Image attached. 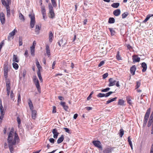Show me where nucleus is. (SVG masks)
Here are the masks:
<instances>
[{
  "label": "nucleus",
  "mask_w": 153,
  "mask_h": 153,
  "mask_svg": "<svg viewBox=\"0 0 153 153\" xmlns=\"http://www.w3.org/2000/svg\"><path fill=\"white\" fill-rule=\"evenodd\" d=\"M19 138L17 133H15L13 137V132L11 130L7 138L9 147L11 153H13L14 148L16 146V142H19Z\"/></svg>",
  "instance_id": "f257e3e1"
},
{
  "label": "nucleus",
  "mask_w": 153,
  "mask_h": 153,
  "mask_svg": "<svg viewBox=\"0 0 153 153\" xmlns=\"http://www.w3.org/2000/svg\"><path fill=\"white\" fill-rule=\"evenodd\" d=\"M152 125V128L151 129V134H153V110L150 116L149 121L148 122V126L149 127Z\"/></svg>",
  "instance_id": "f03ea898"
},
{
  "label": "nucleus",
  "mask_w": 153,
  "mask_h": 153,
  "mask_svg": "<svg viewBox=\"0 0 153 153\" xmlns=\"http://www.w3.org/2000/svg\"><path fill=\"white\" fill-rule=\"evenodd\" d=\"M33 81L36 86L38 91L39 92H41V88H40V85L39 82V81L36 76H33Z\"/></svg>",
  "instance_id": "7ed1b4c3"
},
{
  "label": "nucleus",
  "mask_w": 153,
  "mask_h": 153,
  "mask_svg": "<svg viewBox=\"0 0 153 153\" xmlns=\"http://www.w3.org/2000/svg\"><path fill=\"white\" fill-rule=\"evenodd\" d=\"M6 90L7 91V94L8 96H9L10 94V81L9 79H6Z\"/></svg>",
  "instance_id": "20e7f679"
},
{
  "label": "nucleus",
  "mask_w": 153,
  "mask_h": 153,
  "mask_svg": "<svg viewBox=\"0 0 153 153\" xmlns=\"http://www.w3.org/2000/svg\"><path fill=\"white\" fill-rule=\"evenodd\" d=\"M29 16L31 19L30 25L31 27L33 28L34 27L35 22V16L34 15H33L32 14H29Z\"/></svg>",
  "instance_id": "39448f33"
},
{
  "label": "nucleus",
  "mask_w": 153,
  "mask_h": 153,
  "mask_svg": "<svg viewBox=\"0 0 153 153\" xmlns=\"http://www.w3.org/2000/svg\"><path fill=\"white\" fill-rule=\"evenodd\" d=\"M92 143L96 147L98 148L101 150H102L101 143L100 141L98 140L93 141H92Z\"/></svg>",
  "instance_id": "423d86ee"
},
{
  "label": "nucleus",
  "mask_w": 153,
  "mask_h": 153,
  "mask_svg": "<svg viewBox=\"0 0 153 153\" xmlns=\"http://www.w3.org/2000/svg\"><path fill=\"white\" fill-rule=\"evenodd\" d=\"M49 10V13L50 15V17L52 19H53L55 16V14L54 12L53 8L51 4H49L48 6Z\"/></svg>",
  "instance_id": "0eeeda50"
},
{
  "label": "nucleus",
  "mask_w": 153,
  "mask_h": 153,
  "mask_svg": "<svg viewBox=\"0 0 153 153\" xmlns=\"http://www.w3.org/2000/svg\"><path fill=\"white\" fill-rule=\"evenodd\" d=\"M132 57L133 62H138L140 61V58L137 55H134Z\"/></svg>",
  "instance_id": "6e6552de"
},
{
  "label": "nucleus",
  "mask_w": 153,
  "mask_h": 153,
  "mask_svg": "<svg viewBox=\"0 0 153 153\" xmlns=\"http://www.w3.org/2000/svg\"><path fill=\"white\" fill-rule=\"evenodd\" d=\"M109 84L108 85L109 87L114 86L115 84L116 81L112 78H110L109 79Z\"/></svg>",
  "instance_id": "1a4fd4ad"
},
{
  "label": "nucleus",
  "mask_w": 153,
  "mask_h": 153,
  "mask_svg": "<svg viewBox=\"0 0 153 153\" xmlns=\"http://www.w3.org/2000/svg\"><path fill=\"white\" fill-rule=\"evenodd\" d=\"M0 20L2 24H3L5 23V16L3 12H1L0 13Z\"/></svg>",
  "instance_id": "9d476101"
},
{
  "label": "nucleus",
  "mask_w": 153,
  "mask_h": 153,
  "mask_svg": "<svg viewBox=\"0 0 153 153\" xmlns=\"http://www.w3.org/2000/svg\"><path fill=\"white\" fill-rule=\"evenodd\" d=\"M150 108H149L147 110L145 115L144 120H148L149 118V114H150Z\"/></svg>",
  "instance_id": "9b49d317"
},
{
  "label": "nucleus",
  "mask_w": 153,
  "mask_h": 153,
  "mask_svg": "<svg viewBox=\"0 0 153 153\" xmlns=\"http://www.w3.org/2000/svg\"><path fill=\"white\" fill-rule=\"evenodd\" d=\"M52 132L53 134V137L55 139L57 138L59 134V133L57 132V129L55 128L53 129L52 130Z\"/></svg>",
  "instance_id": "f8f14e48"
},
{
  "label": "nucleus",
  "mask_w": 153,
  "mask_h": 153,
  "mask_svg": "<svg viewBox=\"0 0 153 153\" xmlns=\"http://www.w3.org/2000/svg\"><path fill=\"white\" fill-rule=\"evenodd\" d=\"M15 29L13 30L9 34V35L8 36L7 39L9 41L10 40L11 38L15 34Z\"/></svg>",
  "instance_id": "ddd939ff"
},
{
  "label": "nucleus",
  "mask_w": 153,
  "mask_h": 153,
  "mask_svg": "<svg viewBox=\"0 0 153 153\" xmlns=\"http://www.w3.org/2000/svg\"><path fill=\"white\" fill-rule=\"evenodd\" d=\"M136 70V67L135 65H133L132 66L130 69V71L132 75H134L135 74V72Z\"/></svg>",
  "instance_id": "4468645a"
},
{
  "label": "nucleus",
  "mask_w": 153,
  "mask_h": 153,
  "mask_svg": "<svg viewBox=\"0 0 153 153\" xmlns=\"http://www.w3.org/2000/svg\"><path fill=\"white\" fill-rule=\"evenodd\" d=\"M141 67L143 68L142 70V72H144L146 71L147 69V66L146 64L144 62L142 63L141 64Z\"/></svg>",
  "instance_id": "2eb2a0df"
},
{
  "label": "nucleus",
  "mask_w": 153,
  "mask_h": 153,
  "mask_svg": "<svg viewBox=\"0 0 153 153\" xmlns=\"http://www.w3.org/2000/svg\"><path fill=\"white\" fill-rule=\"evenodd\" d=\"M121 13L120 10L119 9H117L113 11V14L116 16H118Z\"/></svg>",
  "instance_id": "dca6fc26"
},
{
  "label": "nucleus",
  "mask_w": 153,
  "mask_h": 153,
  "mask_svg": "<svg viewBox=\"0 0 153 153\" xmlns=\"http://www.w3.org/2000/svg\"><path fill=\"white\" fill-rule=\"evenodd\" d=\"M60 104V105L63 107L64 109L66 111H67L68 109V107L67 105H66L65 102H61Z\"/></svg>",
  "instance_id": "f3484780"
},
{
  "label": "nucleus",
  "mask_w": 153,
  "mask_h": 153,
  "mask_svg": "<svg viewBox=\"0 0 153 153\" xmlns=\"http://www.w3.org/2000/svg\"><path fill=\"white\" fill-rule=\"evenodd\" d=\"M53 38V35L52 32L51 31L49 32V40L50 42H52Z\"/></svg>",
  "instance_id": "a211bd4d"
},
{
  "label": "nucleus",
  "mask_w": 153,
  "mask_h": 153,
  "mask_svg": "<svg viewBox=\"0 0 153 153\" xmlns=\"http://www.w3.org/2000/svg\"><path fill=\"white\" fill-rule=\"evenodd\" d=\"M64 139V136L63 135H62L57 140V143L58 144H59L61 143Z\"/></svg>",
  "instance_id": "6ab92c4d"
},
{
  "label": "nucleus",
  "mask_w": 153,
  "mask_h": 153,
  "mask_svg": "<svg viewBox=\"0 0 153 153\" xmlns=\"http://www.w3.org/2000/svg\"><path fill=\"white\" fill-rule=\"evenodd\" d=\"M46 51L47 55L49 57L50 56L51 53L49 46L48 45L46 46Z\"/></svg>",
  "instance_id": "aec40b11"
},
{
  "label": "nucleus",
  "mask_w": 153,
  "mask_h": 153,
  "mask_svg": "<svg viewBox=\"0 0 153 153\" xmlns=\"http://www.w3.org/2000/svg\"><path fill=\"white\" fill-rule=\"evenodd\" d=\"M32 110V116L33 119H35L36 117V111L35 110Z\"/></svg>",
  "instance_id": "412c9836"
},
{
  "label": "nucleus",
  "mask_w": 153,
  "mask_h": 153,
  "mask_svg": "<svg viewBox=\"0 0 153 153\" xmlns=\"http://www.w3.org/2000/svg\"><path fill=\"white\" fill-rule=\"evenodd\" d=\"M36 65L38 69V71H40V69L42 67L40 66L38 60L37 59L36 60Z\"/></svg>",
  "instance_id": "4be33fe9"
},
{
  "label": "nucleus",
  "mask_w": 153,
  "mask_h": 153,
  "mask_svg": "<svg viewBox=\"0 0 153 153\" xmlns=\"http://www.w3.org/2000/svg\"><path fill=\"white\" fill-rule=\"evenodd\" d=\"M13 61L14 62H19V60L18 59L17 55H14L13 56Z\"/></svg>",
  "instance_id": "5701e85b"
},
{
  "label": "nucleus",
  "mask_w": 153,
  "mask_h": 153,
  "mask_svg": "<svg viewBox=\"0 0 153 153\" xmlns=\"http://www.w3.org/2000/svg\"><path fill=\"white\" fill-rule=\"evenodd\" d=\"M127 102L130 105L132 104V102L131 100V97L127 96L126 97Z\"/></svg>",
  "instance_id": "b1692460"
},
{
  "label": "nucleus",
  "mask_w": 153,
  "mask_h": 153,
  "mask_svg": "<svg viewBox=\"0 0 153 153\" xmlns=\"http://www.w3.org/2000/svg\"><path fill=\"white\" fill-rule=\"evenodd\" d=\"M28 105L30 109L31 110H33V106L32 102L30 99L29 100V101L28 102Z\"/></svg>",
  "instance_id": "393cba45"
},
{
  "label": "nucleus",
  "mask_w": 153,
  "mask_h": 153,
  "mask_svg": "<svg viewBox=\"0 0 153 153\" xmlns=\"http://www.w3.org/2000/svg\"><path fill=\"white\" fill-rule=\"evenodd\" d=\"M37 74L41 82H42L43 79H42V77L41 76L40 73V71H38L37 72Z\"/></svg>",
  "instance_id": "a878e982"
},
{
  "label": "nucleus",
  "mask_w": 153,
  "mask_h": 153,
  "mask_svg": "<svg viewBox=\"0 0 153 153\" xmlns=\"http://www.w3.org/2000/svg\"><path fill=\"white\" fill-rule=\"evenodd\" d=\"M119 5L120 3H119L116 2L112 4L111 6L114 8H117L119 6Z\"/></svg>",
  "instance_id": "bb28decb"
},
{
  "label": "nucleus",
  "mask_w": 153,
  "mask_h": 153,
  "mask_svg": "<svg viewBox=\"0 0 153 153\" xmlns=\"http://www.w3.org/2000/svg\"><path fill=\"white\" fill-rule=\"evenodd\" d=\"M40 28V27L38 25H36L35 31L36 32L37 34H38L39 33Z\"/></svg>",
  "instance_id": "cd10ccee"
},
{
  "label": "nucleus",
  "mask_w": 153,
  "mask_h": 153,
  "mask_svg": "<svg viewBox=\"0 0 153 153\" xmlns=\"http://www.w3.org/2000/svg\"><path fill=\"white\" fill-rule=\"evenodd\" d=\"M128 142L129 143V144L130 145L131 149L132 150L133 149V146H132V142H131V139L130 138V136H129L128 137Z\"/></svg>",
  "instance_id": "c85d7f7f"
},
{
  "label": "nucleus",
  "mask_w": 153,
  "mask_h": 153,
  "mask_svg": "<svg viewBox=\"0 0 153 153\" xmlns=\"http://www.w3.org/2000/svg\"><path fill=\"white\" fill-rule=\"evenodd\" d=\"M117 97H115L109 100H108L106 102V104H108L111 102L115 101L117 99Z\"/></svg>",
  "instance_id": "c756f323"
},
{
  "label": "nucleus",
  "mask_w": 153,
  "mask_h": 153,
  "mask_svg": "<svg viewBox=\"0 0 153 153\" xmlns=\"http://www.w3.org/2000/svg\"><path fill=\"white\" fill-rule=\"evenodd\" d=\"M19 17L20 20H22L23 21H24L25 19L24 17V16L20 13H19Z\"/></svg>",
  "instance_id": "7c9ffc66"
},
{
  "label": "nucleus",
  "mask_w": 153,
  "mask_h": 153,
  "mask_svg": "<svg viewBox=\"0 0 153 153\" xmlns=\"http://www.w3.org/2000/svg\"><path fill=\"white\" fill-rule=\"evenodd\" d=\"M41 11L42 15L46 14V11L44 6H42L41 7Z\"/></svg>",
  "instance_id": "2f4dec72"
},
{
  "label": "nucleus",
  "mask_w": 153,
  "mask_h": 153,
  "mask_svg": "<svg viewBox=\"0 0 153 153\" xmlns=\"http://www.w3.org/2000/svg\"><path fill=\"white\" fill-rule=\"evenodd\" d=\"M30 52L31 54L33 56H34L35 48L33 47H30Z\"/></svg>",
  "instance_id": "473e14b6"
},
{
  "label": "nucleus",
  "mask_w": 153,
  "mask_h": 153,
  "mask_svg": "<svg viewBox=\"0 0 153 153\" xmlns=\"http://www.w3.org/2000/svg\"><path fill=\"white\" fill-rule=\"evenodd\" d=\"M124 102L123 100L120 99L118 102V104L121 105H124Z\"/></svg>",
  "instance_id": "72a5a7b5"
},
{
  "label": "nucleus",
  "mask_w": 153,
  "mask_h": 153,
  "mask_svg": "<svg viewBox=\"0 0 153 153\" xmlns=\"http://www.w3.org/2000/svg\"><path fill=\"white\" fill-rule=\"evenodd\" d=\"M109 23H114L115 22V19L113 18H109L108 21Z\"/></svg>",
  "instance_id": "f704fd0d"
},
{
  "label": "nucleus",
  "mask_w": 153,
  "mask_h": 153,
  "mask_svg": "<svg viewBox=\"0 0 153 153\" xmlns=\"http://www.w3.org/2000/svg\"><path fill=\"white\" fill-rule=\"evenodd\" d=\"M0 110L1 115H4L3 114V106L1 103H1H0Z\"/></svg>",
  "instance_id": "c9c22d12"
},
{
  "label": "nucleus",
  "mask_w": 153,
  "mask_h": 153,
  "mask_svg": "<svg viewBox=\"0 0 153 153\" xmlns=\"http://www.w3.org/2000/svg\"><path fill=\"white\" fill-rule=\"evenodd\" d=\"M111 152V149L109 148H107L103 151V153H109Z\"/></svg>",
  "instance_id": "e433bc0d"
},
{
  "label": "nucleus",
  "mask_w": 153,
  "mask_h": 153,
  "mask_svg": "<svg viewBox=\"0 0 153 153\" xmlns=\"http://www.w3.org/2000/svg\"><path fill=\"white\" fill-rule=\"evenodd\" d=\"M13 68L17 70L18 69L19 66L17 63L14 62L13 63Z\"/></svg>",
  "instance_id": "4c0bfd02"
},
{
  "label": "nucleus",
  "mask_w": 153,
  "mask_h": 153,
  "mask_svg": "<svg viewBox=\"0 0 153 153\" xmlns=\"http://www.w3.org/2000/svg\"><path fill=\"white\" fill-rule=\"evenodd\" d=\"M128 12H126L122 14V18L124 19L126 18L128 15Z\"/></svg>",
  "instance_id": "58836bf2"
},
{
  "label": "nucleus",
  "mask_w": 153,
  "mask_h": 153,
  "mask_svg": "<svg viewBox=\"0 0 153 153\" xmlns=\"http://www.w3.org/2000/svg\"><path fill=\"white\" fill-rule=\"evenodd\" d=\"M120 137H122L124 134V131L123 130V129H121L120 130Z\"/></svg>",
  "instance_id": "ea45409f"
},
{
  "label": "nucleus",
  "mask_w": 153,
  "mask_h": 153,
  "mask_svg": "<svg viewBox=\"0 0 153 153\" xmlns=\"http://www.w3.org/2000/svg\"><path fill=\"white\" fill-rule=\"evenodd\" d=\"M14 97V94L12 91H11L10 92V97L11 99L13 100V101L14 100V98H13Z\"/></svg>",
  "instance_id": "a19ab883"
},
{
  "label": "nucleus",
  "mask_w": 153,
  "mask_h": 153,
  "mask_svg": "<svg viewBox=\"0 0 153 153\" xmlns=\"http://www.w3.org/2000/svg\"><path fill=\"white\" fill-rule=\"evenodd\" d=\"M114 92L112 91H110L105 94V97H107L111 95Z\"/></svg>",
  "instance_id": "79ce46f5"
},
{
  "label": "nucleus",
  "mask_w": 153,
  "mask_h": 153,
  "mask_svg": "<svg viewBox=\"0 0 153 153\" xmlns=\"http://www.w3.org/2000/svg\"><path fill=\"white\" fill-rule=\"evenodd\" d=\"M97 96L98 97H105V94L100 93L98 94Z\"/></svg>",
  "instance_id": "37998d69"
},
{
  "label": "nucleus",
  "mask_w": 153,
  "mask_h": 153,
  "mask_svg": "<svg viewBox=\"0 0 153 153\" xmlns=\"http://www.w3.org/2000/svg\"><path fill=\"white\" fill-rule=\"evenodd\" d=\"M1 1L2 4L4 6H5L8 4H9L10 3H8V2H7V3L5 1V0H1Z\"/></svg>",
  "instance_id": "c03bdc74"
},
{
  "label": "nucleus",
  "mask_w": 153,
  "mask_h": 153,
  "mask_svg": "<svg viewBox=\"0 0 153 153\" xmlns=\"http://www.w3.org/2000/svg\"><path fill=\"white\" fill-rule=\"evenodd\" d=\"M51 1L53 6L54 7H56V4L55 0H51Z\"/></svg>",
  "instance_id": "a18cd8bd"
},
{
  "label": "nucleus",
  "mask_w": 153,
  "mask_h": 153,
  "mask_svg": "<svg viewBox=\"0 0 153 153\" xmlns=\"http://www.w3.org/2000/svg\"><path fill=\"white\" fill-rule=\"evenodd\" d=\"M110 89V88H107L105 89L102 90L101 91L102 92H108Z\"/></svg>",
  "instance_id": "49530a36"
},
{
  "label": "nucleus",
  "mask_w": 153,
  "mask_h": 153,
  "mask_svg": "<svg viewBox=\"0 0 153 153\" xmlns=\"http://www.w3.org/2000/svg\"><path fill=\"white\" fill-rule=\"evenodd\" d=\"M140 85V82L137 81L136 82V88H139Z\"/></svg>",
  "instance_id": "de8ad7c7"
},
{
  "label": "nucleus",
  "mask_w": 153,
  "mask_h": 153,
  "mask_svg": "<svg viewBox=\"0 0 153 153\" xmlns=\"http://www.w3.org/2000/svg\"><path fill=\"white\" fill-rule=\"evenodd\" d=\"M22 45V39L20 37L19 39V46Z\"/></svg>",
  "instance_id": "09e8293b"
},
{
  "label": "nucleus",
  "mask_w": 153,
  "mask_h": 153,
  "mask_svg": "<svg viewBox=\"0 0 153 153\" xmlns=\"http://www.w3.org/2000/svg\"><path fill=\"white\" fill-rule=\"evenodd\" d=\"M109 30L111 33V34L114 35L115 33V31L112 28H109Z\"/></svg>",
  "instance_id": "8fccbe9b"
},
{
  "label": "nucleus",
  "mask_w": 153,
  "mask_h": 153,
  "mask_svg": "<svg viewBox=\"0 0 153 153\" xmlns=\"http://www.w3.org/2000/svg\"><path fill=\"white\" fill-rule=\"evenodd\" d=\"M17 101L18 103L20 102L21 101V97L20 94H18V99Z\"/></svg>",
  "instance_id": "3c124183"
},
{
  "label": "nucleus",
  "mask_w": 153,
  "mask_h": 153,
  "mask_svg": "<svg viewBox=\"0 0 153 153\" xmlns=\"http://www.w3.org/2000/svg\"><path fill=\"white\" fill-rule=\"evenodd\" d=\"M104 63H105V61H102L100 62V63L99 64L98 66L99 67H100L101 66H102L103 65H104Z\"/></svg>",
  "instance_id": "603ef678"
},
{
  "label": "nucleus",
  "mask_w": 153,
  "mask_h": 153,
  "mask_svg": "<svg viewBox=\"0 0 153 153\" xmlns=\"http://www.w3.org/2000/svg\"><path fill=\"white\" fill-rule=\"evenodd\" d=\"M108 73H106L102 75L103 78L105 79L108 76Z\"/></svg>",
  "instance_id": "864d4df0"
},
{
  "label": "nucleus",
  "mask_w": 153,
  "mask_h": 153,
  "mask_svg": "<svg viewBox=\"0 0 153 153\" xmlns=\"http://www.w3.org/2000/svg\"><path fill=\"white\" fill-rule=\"evenodd\" d=\"M93 94V91H92L91 92V93H90V95H89L88 97L87 98V100H89L91 99V96Z\"/></svg>",
  "instance_id": "5fc2aeb1"
},
{
  "label": "nucleus",
  "mask_w": 153,
  "mask_h": 153,
  "mask_svg": "<svg viewBox=\"0 0 153 153\" xmlns=\"http://www.w3.org/2000/svg\"><path fill=\"white\" fill-rule=\"evenodd\" d=\"M63 39H62L59 41L60 42H61V45H63H63H65L66 43V42H65L64 43H63Z\"/></svg>",
  "instance_id": "6e6d98bb"
},
{
  "label": "nucleus",
  "mask_w": 153,
  "mask_h": 153,
  "mask_svg": "<svg viewBox=\"0 0 153 153\" xmlns=\"http://www.w3.org/2000/svg\"><path fill=\"white\" fill-rule=\"evenodd\" d=\"M50 142L52 143H54L55 141V140L53 138H51L49 140Z\"/></svg>",
  "instance_id": "4d7b16f0"
},
{
  "label": "nucleus",
  "mask_w": 153,
  "mask_h": 153,
  "mask_svg": "<svg viewBox=\"0 0 153 153\" xmlns=\"http://www.w3.org/2000/svg\"><path fill=\"white\" fill-rule=\"evenodd\" d=\"M22 74L23 77H25L26 74V71L25 70H24L23 71Z\"/></svg>",
  "instance_id": "13d9d810"
},
{
  "label": "nucleus",
  "mask_w": 153,
  "mask_h": 153,
  "mask_svg": "<svg viewBox=\"0 0 153 153\" xmlns=\"http://www.w3.org/2000/svg\"><path fill=\"white\" fill-rule=\"evenodd\" d=\"M9 4H8L5 5L6 8V10H10L9 7Z\"/></svg>",
  "instance_id": "bf43d9fd"
},
{
  "label": "nucleus",
  "mask_w": 153,
  "mask_h": 153,
  "mask_svg": "<svg viewBox=\"0 0 153 153\" xmlns=\"http://www.w3.org/2000/svg\"><path fill=\"white\" fill-rule=\"evenodd\" d=\"M127 47L128 49L129 50H131L132 49V47L130 45L128 44L127 45Z\"/></svg>",
  "instance_id": "052dcab7"
},
{
  "label": "nucleus",
  "mask_w": 153,
  "mask_h": 153,
  "mask_svg": "<svg viewBox=\"0 0 153 153\" xmlns=\"http://www.w3.org/2000/svg\"><path fill=\"white\" fill-rule=\"evenodd\" d=\"M17 121L19 125L21 123V120L19 117H17Z\"/></svg>",
  "instance_id": "680f3d73"
},
{
  "label": "nucleus",
  "mask_w": 153,
  "mask_h": 153,
  "mask_svg": "<svg viewBox=\"0 0 153 153\" xmlns=\"http://www.w3.org/2000/svg\"><path fill=\"white\" fill-rule=\"evenodd\" d=\"M24 55L26 57H27L28 56V52L27 50L25 51Z\"/></svg>",
  "instance_id": "e2e57ef3"
},
{
  "label": "nucleus",
  "mask_w": 153,
  "mask_h": 153,
  "mask_svg": "<svg viewBox=\"0 0 153 153\" xmlns=\"http://www.w3.org/2000/svg\"><path fill=\"white\" fill-rule=\"evenodd\" d=\"M7 67H6L4 68V73H7Z\"/></svg>",
  "instance_id": "0e129e2a"
},
{
  "label": "nucleus",
  "mask_w": 153,
  "mask_h": 153,
  "mask_svg": "<svg viewBox=\"0 0 153 153\" xmlns=\"http://www.w3.org/2000/svg\"><path fill=\"white\" fill-rule=\"evenodd\" d=\"M56 112V107L55 106H53L52 112L53 113H55Z\"/></svg>",
  "instance_id": "69168bd1"
},
{
  "label": "nucleus",
  "mask_w": 153,
  "mask_h": 153,
  "mask_svg": "<svg viewBox=\"0 0 153 153\" xmlns=\"http://www.w3.org/2000/svg\"><path fill=\"white\" fill-rule=\"evenodd\" d=\"M63 129L65 130V131L67 133H69V130L68 128H64Z\"/></svg>",
  "instance_id": "338daca9"
},
{
  "label": "nucleus",
  "mask_w": 153,
  "mask_h": 153,
  "mask_svg": "<svg viewBox=\"0 0 153 153\" xmlns=\"http://www.w3.org/2000/svg\"><path fill=\"white\" fill-rule=\"evenodd\" d=\"M150 153H153V143H152L151 149Z\"/></svg>",
  "instance_id": "774afa93"
}]
</instances>
